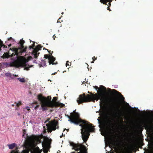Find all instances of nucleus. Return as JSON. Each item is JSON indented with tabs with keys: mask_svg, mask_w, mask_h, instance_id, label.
<instances>
[{
	"mask_svg": "<svg viewBox=\"0 0 153 153\" xmlns=\"http://www.w3.org/2000/svg\"><path fill=\"white\" fill-rule=\"evenodd\" d=\"M10 153H19V152L17 150V148H16L15 149L12 150Z\"/></svg>",
	"mask_w": 153,
	"mask_h": 153,
	"instance_id": "obj_21",
	"label": "nucleus"
},
{
	"mask_svg": "<svg viewBox=\"0 0 153 153\" xmlns=\"http://www.w3.org/2000/svg\"><path fill=\"white\" fill-rule=\"evenodd\" d=\"M8 46H9V47H10V46H11V44H9V45H8Z\"/></svg>",
	"mask_w": 153,
	"mask_h": 153,
	"instance_id": "obj_45",
	"label": "nucleus"
},
{
	"mask_svg": "<svg viewBox=\"0 0 153 153\" xmlns=\"http://www.w3.org/2000/svg\"><path fill=\"white\" fill-rule=\"evenodd\" d=\"M32 46L33 47V48H34V47L35 46L34 44H33Z\"/></svg>",
	"mask_w": 153,
	"mask_h": 153,
	"instance_id": "obj_48",
	"label": "nucleus"
},
{
	"mask_svg": "<svg viewBox=\"0 0 153 153\" xmlns=\"http://www.w3.org/2000/svg\"><path fill=\"white\" fill-rule=\"evenodd\" d=\"M53 53V51L52 52V53Z\"/></svg>",
	"mask_w": 153,
	"mask_h": 153,
	"instance_id": "obj_58",
	"label": "nucleus"
},
{
	"mask_svg": "<svg viewBox=\"0 0 153 153\" xmlns=\"http://www.w3.org/2000/svg\"><path fill=\"white\" fill-rule=\"evenodd\" d=\"M14 103L16 104V106L18 107H19L22 104V103L21 101H19L18 103L15 102Z\"/></svg>",
	"mask_w": 153,
	"mask_h": 153,
	"instance_id": "obj_23",
	"label": "nucleus"
},
{
	"mask_svg": "<svg viewBox=\"0 0 153 153\" xmlns=\"http://www.w3.org/2000/svg\"><path fill=\"white\" fill-rule=\"evenodd\" d=\"M60 19V18H59V19H58V20H59V19Z\"/></svg>",
	"mask_w": 153,
	"mask_h": 153,
	"instance_id": "obj_55",
	"label": "nucleus"
},
{
	"mask_svg": "<svg viewBox=\"0 0 153 153\" xmlns=\"http://www.w3.org/2000/svg\"><path fill=\"white\" fill-rule=\"evenodd\" d=\"M56 73V72H55V73H54L53 74H52V75H54V74H55Z\"/></svg>",
	"mask_w": 153,
	"mask_h": 153,
	"instance_id": "obj_49",
	"label": "nucleus"
},
{
	"mask_svg": "<svg viewBox=\"0 0 153 153\" xmlns=\"http://www.w3.org/2000/svg\"><path fill=\"white\" fill-rule=\"evenodd\" d=\"M44 140L42 143V146L43 149V152L44 153H48L51 147V144L52 140L49 137L46 136H43Z\"/></svg>",
	"mask_w": 153,
	"mask_h": 153,
	"instance_id": "obj_6",
	"label": "nucleus"
},
{
	"mask_svg": "<svg viewBox=\"0 0 153 153\" xmlns=\"http://www.w3.org/2000/svg\"><path fill=\"white\" fill-rule=\"evenodd\" d=\"M70 114H71V116L72 117H73L74 120H76V123H77V124L80 123H81V124H85V122H87L85 121L80 119L79 114L78 113L76 112L75 111H74L72 113H70Z\"/></svg>",
	"mask_w": 153,
	"mask_h": 153,
	"instance_id": "obj_9",
	"label": "nucleus"
},
{
	"mask_svg": "<svg viewBox=\"0 0 153 153\" xmlns=\"http://www.w3.org/2000/svg\"><path fill=\"white\" fill-rule=\"evenodd\" d=\"M5 75L6 76H9L10 77H12L11 76V74L9 73H7L5 74Z\"/></svg>",
	"mask_w": 153,
	"mask_h": 153,
	"instance_id": "obj_27",
	"label": "nucleus"
},
{
	"mask_svg": "<svg viewBox=\"0 0 153 153\" xmlns=\"http://www.w3.org/2000/svg\"><path fill=\"white\" fill-rule=\"evenodd\" d=\"M123 100H124V97H123Z\"/></svg>",
	"mask_w": 153,
	"mask_h": 153,
	"instance_id": "obj_53",
	"label": "nucleus"
},
{
	"mask_svg": "<svg viewBox=\"0 0 153 153\" xmlns=\"http://www.w3.org/2000/svg\"><path fill=\"white\" fill-rule=\"evenodd\" d=\"M137 148V145L135 143L130 144L126 148V150L129 152L130 153H132L133 151L134 152H136V149Z\"/></svg>",
	"mask_w": 153,
	"mask_h": 153,
	"instance_id": "obj_12",
	"label": "nucleus"
},
{
	"mask_svg": "<svg viewBox=\"0 0 153 153\" xmlns=\"http://www.w3.org/2000/svg\"><path fill=\"white\" fill-rule=\"evenodd\" d=\"M109 2V3H108V4L109 5V6H110V5H111V3H110V2Z\"/></svg>",
	"mask_w": 153,
	"mask_h": 153,
	"instance_id": "obj_50",
	"label": "nucleus"
},
{
	"mask_svg": "<svg viewBox=\"0 0 153 153\" xmlns=\"http://www.w3.org/2000/svg\"><path fill=\"white\" fill-rule=\"evenodd\" d=\"M2 46H3L4 47V48H7V46H5V45H3V42L2 41H1V40L0 41V51L1 50V47H2Z\"/></svg>",
	"mask_w": 153,
	"mask_h": 153,
	"instance_id": "obj_22",
	"label": "nucleus"
},
{
	"mask_svg": "<svg viewBox=\"0 0 153 153\" xmlns=\"http://www.w3.org/2000/svg\"><path fill=\"white\" fill-rule=\"evenodd\" d=\"M37 98L40 102L41 106L43 111L48 110V108H53L59 107L62 108L65 106V105L62 103L51 101L50 96H48L46 97L40 94L38 95Z\"/></svg>",
	"mask_w": 153,
	"mask_h": 153,
	"instance_id": "obj_2",
	"label": "nucleus"
},
{
	"mask_svg": "<svg viewBox=\"0 0 153 153\" xmlns=\"http://www.w3.org/2000/svg\"><path fill=\"white\" fill-rule=\"evenodd\" d=\"M111 144L113 146H116V141L115 140H114L111 143Z\"/></svg>",
	"mask_w": 153,
	"mask_h": 153,
	"instance_id": "obj_28",
	"label": "nucleus"
},
{
	"mask_svg": "<svg viewBox=\"0 0 153 153\" xmlns=\"http://www.w3.org/2000/svg\"><path fill=\"white\" fill-rule=\"evenodd\" d=\"M144 126L146 129H151L153 127L152 122V121H149L147 123H145Z\"/></svg>",
	"mask_w": 153,
	"mask_h": 153,
	"instance_id": "obj_13",
	"label": "nucleus"
},
{
	"mask_svg": "<svg viewBox=\"0 0 153 153\" xmlns=\"http://www.w3.org/2000/svg\"><path fill=\"white\" fill-rule=\"evenodd\" d=\"M42 46L40 45H38L34 49V51H38L41 50V48H42Z\"/></svg>",
	"mask_w": 153,
	"mask_h": 153,
	"instance_id": "obj_17",
	"label": "nucleus"
},
{
	"mask_svg": "<svg viewBox=\"0 0 153 153\" xmlns=\"http://www.w3.org/2000/svg\"><path fill=\"white\" fill-rule=\"evenodd\" d=\"M23 133H24V134H23V136H24V134H25V133H24V132H23Z\"/></svg>",
	"mask_w": 153,
	"mask_h": 153,
	"instance_id": "obj_54",
	"label": "nucleus"
},
{
	"mask_svg": "<svg viewBox=\"0 0 153 153\" xmlns=\"http://www.w3.org/2000/svg\"><path fill=\"white\" fill-rule=\"evenodd\" d=\"M25 41L23 40H21L20 42V43L21 45V48L22 49H23V52H24L26 51L27 47H26L24 48V44L25 43Z\"/></svg>",
	"mask_w": 153,
	"mask_h": 153,
	"instance_id": "obj_16",
	"label": "nucleus"
},
{
	"mask_svg": "<svg viewBox=\"0 0 153 153\" xmlns=\"http://www.w3.org/2000/svg\"><path fill=\"white\" fill-rule=\"evenodd\" d=\"M27 61H28L26 59L24 60L22 62L15 61L10 63V66L18 68L20 67L25 66L26 65V63Z\"/></svg>",
	"mask_w": 153,
	"mask_h": 153,
	"instance_id": "obj_10",
	"label": "nucleus"
},
{
	"mask_svg": "<svg viewBox=\"0 0 153 153\" xmlns=\"http://www.w3.org/2000/svg\"><path fill=\"white\" fill-rule=\"evenodd\" d=\"M29 68H30V67H25V69L28 71L29 69Z\"/></svg>",
	"mask_w": 153,
	"mask_h": 153,
	"instance_id": "obj_34",
	"label": "nucleus"
},
{
	"mask_svg": "<svg viewBox=\"0 0 153 153\" xmlns=\"http://www.w3.org/2000/svg\"><path fill=\"white\" fill-rule=\"evenodd\" d=\"M33 149V152L31 151V153H41V152L42 151V150H40L38 147H36V146L35 147L33 148L32 149V150Z\"/></svg>",
	"mask_w": 153,
	"mask_h": 153,
	"instance_id": "obj_14",
	"label": "nucleus"
},
{
	"mask_svg": "<svg viewBox=\"0 0 153 153\" xmlns=\"http://www.w3.org/2000/svg\"><path fill=\"white\" fill-rule=\"evenodd\" d=\"M68 62V61L67 62H66V66L67 67V65H69L67 63V62Z\"/></svg>",
	"mask_w": 153,
	"mask_h": 153,
	"instance_id": "obj_39",
	"label": "nucleus"
},
{
	"mask_svg": "<svg viewBox=\"0 0 153 153\" xmlns=\"http://www.w3.org/2000/svg\"><path fill=\"white\" fill-rule=\"evenodd\" d=\"M112 93L113 94H115L116 93H118L121 94L120 92L117 91L116 90H115V89H113L112 90Z\"/></svg>",
	"mask_w": 153,
	"mask_h": 153,
	"instance_id": "obj_26",
	"label": "nucleus"
},
{
	"mask_svg": "<svg viewBox=\"0 0 153 153\" xmlns=\"http://www.w3.org/2000/svg\"><path fill=\"white\" fill-rule=\"evenodd\" d=\"M13 76H18V75H14V74H13Z\"/></svg>",
	"mask_w": 153,
	"mask_h": 153,
	"instance_id": "obj_43",
	"label": "nucleus"
},
{
	"mask_svg": "<svg viewBox=\"0 0 153 153\" xmlns=\"http://www.w3.org/2000/svg\"><path fill=\"white\" fill-rule=\"evenodd\" d=\"M80 125L82 127L81 129L82 138L84 142L85 143L90 135V132H94L95 129L92 124H88L87 122H85V124H81Z\"/></svg>",
	"mask_w": 153,
	"mask_h": 153,
	"instance_id": "obj_4",
	"label": "nucleus"
},
{
	"mask_svg": "<svg viewBox=\"0 0 153 153\" xmlns=\"http://www.w3.org/2000/svg\"><path fill=\"white\" fill-rule=\"evenodd\" d=\"M66 130V128L64 129V131H65Z\"/></svg>",
	"mask_w": 153,
	"mask_h": 153,
	"instance_id": "obj_51",
	"label": "nucleus"
},
{
	"mask_svg": "<svg viewBox=\"0 0 153 153\" xmlns=\"http://www.w3.org/2000/svg\"><path fill=\"white\" fill-rule=\"evenodd\" d=\"M63 12L62 13V14H63Z\"/></svg>",
	"mask_w": 153,
	"mask_h": 153,
	"instance_id": "obj_56",
	"label": "nucleus"
},
{
	"mask_svg": "<svg viewBox=\"0 0 153 153\" xmlns=\"http://www.w3.org/2000/svg\"><path fill=\"white\" fill-rule=\"evenodd\" d=\"M94 88L97 91L99 90L98 94H91V95H86L85 93L79 95V97L77 99V102L78 105H80L83 102H90L91 101L94 102L95 100L97 101L98 100H100V105H104L105 103V98L104 97V94L103 91L106 90V88L103 85H100L99 88L97 86H94Z\"/></svg>",
	"mask_w": 153,
	"mask_h": 153,
	"instance_id": "obj_1",
	"label": "nucleus"
},
{
	"mask_svg": "<svg viewBox=\"0 0 153 153\" xmlns=\"http://www.w3.org/2000/svg\"><path fill=\"white\" fill-rule=\"evenodd\" d=\"M97 59V58H96L95 56H94L92 58L93 60L91 62V63H94V61H95Z\"/></svg>",
	"mask_w": 153,
	"mask_h": 153,
	"instance_id": "obj_30",
	"label": "nucleus"
},
{
	"mask_svg": "<svg viewBox=\"0 0 153 153\" xmlns=\"http://www.w3.org/2000/svg\"><path fill=\"white\" fill-rule=\"evenodd\" d=\"M29 48L30 50L31 49H33V50L35 48H33V47L31 46H29Z\"/></svg>",
	"mask_w": 153,
	"mask_h": 153,
	"instance_id": "obj_33",
	"label": "nucleus"
},
{
	"mask_svg": "<svg viewBox=\"0 0 153 153\" xmlns=\"http://www.w3.org/2000/svg\"><path fill=\"white\" fill-rule=\"evenodd\" d=\"M69 129H68L67 130V131H69Z\"/></svg>",
	"mask_w": 153,
	"mask_h": 153,
	"instance_id": "obj_52",
	"label": "nucleus"
},
{
	"mask_svg": "<svg viewBox=\"0 0 153 153\" xmlns=\"http://www.w3.org/2000/svg\"><path fill=\"white\" fill-rule=\"evenodd\" d=\"M8 41H10V40H11L14 41V39L11 37H10V38H8Z\"/></svg>",
	"mask_w": 153,
	"mask_h": 153,
	"instance_id": "obj_32",
	"label": "nucleus"
},
{
	"mask_svg": "<svg viewBox=\"0 0 153 153\" xmlns=\"http://www.w3.org/2000/svg\"><path fill=\"white\" fill-rule=\"evenodd\" d=\"M53 39H54V40H55V37H56V36H55V35H54L53 36Z\"/></svg>",
	"mask_w": 153,
	"mask_h": 153,
	"instance_id": "obj_38",
	"label": "nucleus"
},
{
	"mask_svg": "<svg viewBox=\"0 0 153 153\" xmlns=\"http://www.w3.org/2000/svg\"><path fill=\"white\" fill-rule=\"evenodd\" d=\"M50 54H45L44 56V58L46 59H48L49 60V65H56L57 64V62H54L56 59L53 56L52 53H50Z\"/></svg>",
	"mask_w": 153,
	"mask_h": 153,
	"instance_id": "obj_11",
	"label": "nucleus"
},
{
	"mask_svg": "<svg viewBox=\"0 0 153 153\" xmlns=\"http://www.w3.org/2000/svg\"><path fill=\"white\" fill-rule=\"evenodd\" d=\"M116 110L114 111H115L112 112V110H110V115L111 116V120L110 123V125L112 121H114L115 120L117 121H119L121 120L122 121H123V117L125 116V113L124 111L122 109H120L119 107H116ZM112 110V109H111Z\"/></svg>",
	"mask_w": 153,
	"mask_h": 153,
	"instance_id": "obj_5",
	"label": "nucleus"
},
{
	"mask_svg": "<svg viewBox=\"0 0 153 153\" xmlns=\"http://www.w3.org/2000/svg\"><path fill=\"white\" fill-rule=\"evenodd\" d=\"M108 90L109 91H111V89L108 88Z\"/></svg>",
	"mask_w": 153,
	"mask_h": 153,
	"instance_id": "obj_47",
	"label": "nucleus"
},
{
	"mask_svg": "<svg viewBox=\"0 0 153 153\" xmlns=\"http://www.w3.org/2000/svg\"><path fill=\"white\" fill-rule=\"evenodd\" d=\"M107 2H109V1H107V0H105V1H103V2H102V3L103 4H106Z\"/></svg>",
	"mask_w": 153,
	"mask_h": 153,
	"instance_id": "obj_31",
	"label": "nucleus"
},
{
	"mask_svg": "<svg viewBox=\"0 0 153 153\" xmlns=\"http://www.w3.org/2000/svg\"><path fill=\"white\" fill-rule=\"evenodd\" d=\"M38 51H34V50L33 51V53L34 54V57L35 58H37V57L39 56V53H37Z\"/></svg>",
	"mask_w": 153,
	"mask_h": 153,
	"instance_id": "obj_19",
	"label": "nucleus"
},
{
	"mask_svg": "<svg viewBox=\"0 0 153 153\" xmlns=\"http://www.w3.org/2000/svg\"><path fill=\"white\" fill-rule=\"evenodd\" d=\"M103 0H100V1L102 3L103 2Z\"/></svg>",
	"mask_w": 153,
	"mask_h": 153,
	"instance_id": "obj_40",
	"label": "nucleus"
},
{
	"mask_svg": "<svg viewBox=\"0 0 153 153\" xmlns=\"http://www.w3.org/2000/svg\"><path fill=\"white\" fill-rule=\"evenodd\" d=\"M26 108L27 109V110L28 111H29L30 110V108H29L28 107H27Z\"/></svg>",
	"mask_w": 153,
	"mask_h": 153,
	"instance_id": "obj_37",
	"label": "nucleus"
},
{
	"mask_svg": "<svg viewBox=\"0 0 153 153\" xmlns=\"http://www.w3.org/2000/svg\"><path fill=\"white\" fill-rule=\"evenodd\" d=\"M51 121H50V119H48L46 121V122H48V123H49V122H51Z\"/></svg>",
	"mask_w": 153,
	"mask_h": 153,
	"instance_id": "obj_36",
	"label": "nucleus"
},
{
	"mask_svg": "<svg viewBox=\"0 0 153 153\" xmlns=\"http://www.w3.org/2000/svg\"><path fill=\"white\" fill-rule=\"evenodd\" d=\"M57 98L56 97H54L53 98V100L52 101H54L55 102H57L56 101L57 100Z\"/></svg>",
	"mask_w": 153,
	"mask_h": 153,
	"instance_id": "obj_29",
	"label": "nucleus"
},
{
	"mask_svg": "<svg viewBox=\"0 0 153 153\" xmlns=\"http://www.w3.org/2000/svg\"><path fill=\"white\" fill-rule=\"evenodd\" d=\"M43 133H46V131L45 130L43 131Z\"/></svg>",
	"mask_w": 153,
	"mask_h": 153,
	"instance_id": "obj_42",
	"label": "nucleus"
},
{
	"mask_svg": "<svg viewBox=\"0 0 153 153\" xmlns=\"http://www.w3.org/2000/svg\"><path fill=\"white\" fill-rule=\"evenodd\" d=\"M107 8H108V10L109 11H111L110 9H109V8L108 7Z\"/></svg>",
	"mask_w": 153,
	"mask_h": 153,
	"instance_id": "obj_46",
	"label": "nucleus"
},
{
	"mask_svg": "<svg viewBox=\"0 0 153 153\" xmlns=\"http://www.w3.org/2000/svg\"><path fill=\"white\" fill-rule=\"evenodd\" d=\"M13 50H16V51L17 52V48H13Z\"/></svg>",
	"mask_w": 153,
	"mask_h": 153,
	"instance_id": "obj_41",
	"label": "nucleus"
},
{
	"mask_svg": "<svg viewBox=\"0 0 153 153\" xmlns=\"http://www.w3.org/2000/svg\"><path fill=\"white\" fill-rule=\"evenodd\" d=\"M99 123H100V122L99 121Z\"/></svg>",
	"mask_w": 153,
	"mask_h": 153,
	"instance_id": "obj_57",
	"label": "nucleus"
},
{
	"mask_svg": "<svg viewBox=\"0 0 153 153\" xmlns=\"http://www.w3.org/2000/svg\"><path fill=\"white\" fill-rule=\"evenodd\" d=\"M72 153H75V152H72Z\"/></svg>",
	"mask_w": 153,
	"mask_h": 153,
	"instance_id": "obj_59",
	"label": "nucleus"
},
{
	"mask_svg": "<svg viewBox=\"0 0 153 153\" xmlns=\"http://www.w3.org/2000/svg\"><path fill=\"white\" fill-rule=\"evenodd\" d=\"M27 138L29 143L25 147V149L22 151L21 153H28L30 151H32V148L41 143L39 137L36 135L27 136Z\"/></svg>",
	"mask_w": 153,
	"mask_h": 153,
	"instance_id": "obj_3",
	"label": "nucleus"
},
{
	"mask_svg": "<svg viewBox=\"0 0 153 153\" xmlns=\"http://www.w3.org/2000/svg\"><path fill=\"white\" fill-rule=\"evenodd\" d=\"M3 56L4 58H8L9 57V55L8 53H5L3 55Z\"/></svg>",
	"mask_w": 153,
	"mask_h": 153,
	"instance_id": "obj_25",
	"label": "nucleus"
},
{
	"mask_svg": "<svg viewBox=\"0 0 153 153\" xmlns=\"http://www.w3.org/2000/svg\"><path fill=\"white\" fill-rule=\"evenodd\" d=\"M70 145L73 147V149L76 151H80L78 153H87V148L83 145L79 143L76 144L73 142H70Z\"/></svg>",
	"mask_w": 153,
	"mask_h": 153,
	"instance_id": "obj_7",
	"label": "nucleus"
},
{
	"mask_svg": "<svg viewBox=\"0 0 153 153\" xmlns=\"http://www.w3.org/2000/svg\"><path fill=\"white\" fill-rule=\"evenodd\" d=\"M40 67H44L46 65L45 61L44 60H41L40 63L39 64Z\"/></svg>",
	"mask_w": 153,
	"mask_h": 153,
	"instance_id": "obj_18",
	"label": "nucleus"
},
{
	"mask_svg": "<svg viewBox=\"0 0 153 153\" xmlns=\"http://www.w3.org/2000/svg\"><path fill=\"white\" fill-rule=\"evenodd\" d=\"M17 79L21 82H25L24 78H18Z\"/></svg>",
	"mask_w": 153,
	"mask_h": 153,
	"instance_id": "obj_24",
	"label": "nucleus"
},
{
	"mask_svg": "<svg viewBox=\"0 0 153 153\" xmlns=\"http://www.w3.org/2000/svg\"><path fill=\"white\" fill-rule=\"evenodd\" d=\"M43 50H47L49 52V53H50V51H49L48 50V49H47L46 48H43Z\"/></svg>",
	"mask_w": 153,
	"mask_h": 153,
	"instance_id": "obj_35",
	"label": "nucleus"
},
{
	"mask_svg": "<svg viewBox=\"0 0 153 153\" xmlns=\"http://www.w3.org/2000/svg\"><path fill=\"white\" fill-rule=\"evenodd\" d=\"M107 1L110 2H111L112 1V0H107Z\"/></svg>",
	"mask_w": 153,
	"mask_h": 153,
	"instance_id": "obj_44",
	"label": "nucleus"
},
{
	"mask_svg": "<svg viewBox=\"0 0 153 153\" xmlns=\"http://www.w3.org/2000/svg\"><path fill=\"white\" fill-rule=\"evenodd\" d=\"M66 116L69 119V121H70L71 123H73L75 124H77V121L76 120H75L73 117L71 116V114H70V116H69L68 115H66Z\"/></svg>",
	"mask_w": 153,
	"mask_h": 153,
	"instance_id": "obj_15",
	"label": "nucleus"
},
{
	"mask_svg": "<svg viewBox=\"0 0 153 153\" xmlns=\"http://www.w3.org/2000/svg\"><path fill=\"white\" fill-rule=\"evenodd\" d=\"M59 123L57 121L54 120L49 122V123L46 124L48 132H51L53 131H55L56 129H59Z\"/></svg>",
	"mask_w": 153,
	"mask_h": 153,
	"instance_id": "obj_8",
	"label": "nucleus"
},
{
	"mask_svg": "<svg viewBox=\"0 0 153 153\" xmlns=\"http://www.w3.org/2000/svg\"><path fill=\"white\" fill-rule=\"evenodd\" d=\"M15 144L14 143L11 144H8V146L10 149H13L15 146Z\"/></svg>",
	"mask_w": 153,
	"mask_h": 153,
	"instance_id": "obj_20",
	"label": "nucleus"
}]
</instances>
